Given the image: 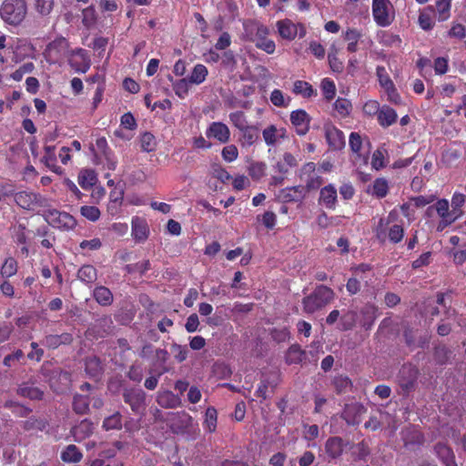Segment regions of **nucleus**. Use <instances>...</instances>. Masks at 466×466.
Here are the masks:
<instances>
[{"instance_id": "f03ea898", "label": "nucleus", "mask_w": 466, "mask_h": 466, "mask_svg": "<svg viewBox=\"0 0 466 466\" xmlns=\"http://www.w3.org/2000/svg\"><path fill=\"white\" fill-rule=\"evenodd\" d=\"M398 218V214L390 211L386 218H380L378 225L374 229L377 239L384 243L387 238L393 244L400 242L404 237V228L402 225L394 224L388 228V226Z\"/></svg>"}, {"instance_id": "1a4fd4ad", "label": "nucleus", "mask_w": 466, "mask_h": 466, "mask_svg": "<svg viewBox=\"0 0 466 466\" xmlns=\"http://www.w3.org/2000/svg\"><path fill=\"white\" fill-rule=\"evenodd\" d=\"M123 400L128 404L136 414H144L146 410V393L141 389H126L123 392Z\"/></svg>"}, {"instance_id": "c756f323", "label": "nucleus", "mask_w": 466, "mask_h": 466, "mask_svg": "<svg viewBox=\"0 0 466 466\" xmlns=\"http://www.w3.org/2000/svg\"><path fill=\"white\" fill-rule=\"evenodd\" d=\"M286 130L278 128L275 125L267 127L262 131L263 139L267 146H275L279 138L285 137Z\"/></svg>"}, {"instance_id": "9b49d317", "label": "nucleus", "mask_w": 466, "mask_h": 466, "mask_svg": "<svg viewBox=\"0 0 466 466\" xmlns=\"http://www.w3.org/2000/svg\"><path fill=\"white\" fill-rule=\"evenodd\" d=\"M113 321L110 317H103L96 320V322L87 328L86 337L91 339H98L105 338L112 332Z\"/></svg>"}, {"instance_id": "4c0bfd02", "label": "nucleus", "mask_w": 466, "mask_h": 466, "mask_svg": "<svg viewBox=\"0 0 466 466\" xmlns=\"http://www.w3.org/2000/svg\"><path fill=\"white\" fill-rule=\"evenodd\" d=\"M85 366L86 372L90 378L97 379L103 373V364L96 356L86 358Z\"/></svg>"}, {"instance_id": "a878e982", "label": "nucleus", "mask_w": 466, "mask_h": 466, "mask_svg": "<svg viewBox=\"0 0 466 466\" xmlns=\"http://www.w3.org/2000/svg\"><path fill=\"white\" fill-rule=\"evenodd\" d=\"M40 161L52 172L61 175L64 170L61 167L56 164V154L55 146H46L45 154L41 157Z\"/></svg>"}, {"instance_id": "0e129e2a", "label": "nucleus", "mask_w": 466, "mask_h": 466, "mask_svg": "<svg viewBox=\"0 0 466 466\" xmlns=\"http://www.w3.org/2000/svg\"><path fill=\"white\" fill-rule=\"evenodd\" d=\"M229 120L239 131L248 127L247 117L243 111H236L230 113Z\"/></svg>"}, {"instance_id": "3c124183", "label": "nucleus", "mask_w": 466, "mask_h": 466, "mask_svg": "<svg viewBox=\"0 0 466 466\" xmlns=\"http://www.w3.org/2000/svg\"><path fill=\"white\" fill-rule=\"evenodd\" d=\"M333 106L338 115L342 118L349 116L352 110L351 102L344 97L337 98L336 101L334 102Z\"/></svg>"}, {"instance_id": "72a5a7b5", "label": "nucleus", "mask_w": 466, "mask_h": 466, "mask_svg": "<svg viewBox=\"0 0 466 466\" xmlns=\"http://www.w3.org/2000/svg\"><path fill=\"white\" fill-rule=\"evenodd\" d=\"M434 7L433 5H428L420 12L418 23L421 29L424 31L431 30L435 25L433 18Z\"/></svg>"}, {"instance_id": "6e6552de", "label": "nucleus", "mask_w": 466, "mask_h": 466, "mask_svg": "<svg viewBox=\"0 0 466 466\" xmlns=\"http://www.w3.org/2000/svg\"><path fill=\"white\" fill-rule=\"evenodd\" d=\"M390 0H372V15L379 26L386 27L392 23L394 15L390 13Z\"/></svg>"}, {"instance_id": "0eeeda50", "label": "nucleus", "mask_w": 466, "mask_h": 466, "mask_svg": "<svg viewBox=\"0 0 466 466\" xmlns=\"http://www.w3.org/2000/svg\"><path fill=\"white\" fill-rule=\"evenodd\" d=\"M68 53V42L64 37H58L49 43L45 49L44 56L50 64L60 63Z\"/></svg>"}, {"instance_id": "473e14b6", "label": "nucleus", "mask_w": 466, "mask_h": 466, "mask_svg": "<svg viewBox=\"0 0 466 466\" xmlns=\"http://www.w3.org/2000/svg\"><path fill=\"white\" fill-rule=\"evenodd\" d=\"M325 451L331 459L339 458L343 451V441L340 437H330L325 443Z\"/></svg>"}, {"instance_id": "c85d7f7f", "label": "nucleus", "mask_w": 466, "mask_h": 466, "mask_svg": "<svg viewBox=\"0 0 466 466\" xmlns=\"http://www.w3.org/2000/svg\"><path fill=\"white\" fill-rule=\"evenodd\" d=\"M398 114L395 109L388 105H383L377 116L378 123L380 127L386 128L397 122Z\"/></svg>"}, {"instance_id": "2eb2a0df", "label": "nucleus", "mask_w": 466, "mask_h": 466, "mask_svg": "<svg viewBox=\"0 0 466 466\" xmlns=\"http://www.w3.org/2000/svg\"><path fill=\"white\" fill-rule=\"evenodd\" d=\"M401 435L404 446L410 450L420 448L425 442L424 434L414 426L403 430Z\"/></svg>"}, {"instance_id": "49530a36", "label": "nucleus", "mask_w": 466, "mask_h": 466, "mask_svg": "<svg viewBox=\"0 0 466 466\" xmlns=\"http://www.w3.org/2000/svg\"><path fill=\"white\" fill-rule=\"evenodd\" d=\"M241 131V137L239 139L242 147H251L259 137L258 128L252 126H248Z\"/></svg>"}, {"instance_id": "774afa93", "label": "nucleus", "mask_w": 466, "mask_h": 466, "mask_svg": "<svg viewBox=\"0 0 466 466\" xmlns=\"http://www.w3.org/2000/svg\"><path fill=\"white\" fill-rule=\"evenodd\" d=\"M448 35L451 38L462 40L466 36V26L461 23L453 22L448 31Z\"/></svg>"}, {"instance_id": "393cba45", "label": "nucleus", "mask_w": 466, "mask_h": 466, "mask_svg": "<svg viewBox=\"0 0 466 466\" xmlns=\"http://www.w3.org/2000/svg\"><path fill=\"white\" fill-rule=\"evenodd\" d=\"M266 25L256 19H248L243 22V35L246 40L253 42L258 35L264 33Z\"/></svg>"}, {"instance_id": "4468645a", "label": "nucleus", "mask_w": 466, "mask_h": 466, "mask_svg": "<svg viewBox=\"0 0 466 466\" xmlns=\"http://www.w3.org/2000/svg\"><path fill=\"white\" fill-rule=\"evenodd\" d=\"M311 117L304 109L293 110L290 113V122L299 136H305L309 131Z\"/></svg>"}, {"instance_id": "bb28decb", "label": "nucleus", "mask_w": 466, "mask_h": 466, "mask_svg": "<svg viewBox=\"0 0 466 466\" xmlns=\"http://www.w3.org/2000/svg\"><path fill=\"white\" fill-rule=\"evenodd\" d=\"M263 31L264 33L258 35L253 43H255L257 48L263 50L268 55H272L276 51V44L272 39L268 37L270 31L267 25L264 27Z\"/></svg>"}, {"instance_id": "ea45409f", "label": "nucleus", "mask_w": 466, "mask_h": 466, "mask_svg": "<svg viewBox=\"0 0 466 466\" xmlns=\"http://www.w3.org/2000/svg\"><path fill=\"white\" fill-rule=\"evenodd\" d=\"M433 7L439 22H445L451 17V0H436Z\"/></svg>"}, {"instance_id": "de8ad7c7", "label": "nucleus", "mask_w": 466, "mask_h": 466, "mask_svg": "<svg viewBox=\"0 0 466 466\" xmlns=\"http://www.w3.org/2000/svg\"><path fill=\"white\" fill-rule=\"evenodd\" d=\"M89 397L82 394H76L73 399V410L79 415H84L89 411Z\"/></svg>"}, {"instance_id": "8fccbe9b", "label": "nucleus", "mask_w": 466, "mask_h": 466, "mask_svg": "<svg viewBox=\"0 0 466 466\" xmlns=\"http://www.w3.org/2000/svg\"><path fill=\"white\" fill-rule=\"evenodd\" d=\"M167 370L166 367H163L160 370H158L157 368L150 369L149 373L153 374V375H151L150 377L146 379L145 383H144L145 388L149 390H154L157 388V384H158L159 378L164 373H166Z\"/></svg>"}, {"instance_id": "b1692460", "label": "nucleus", "mask_w": 466, "mask_h": 466, "mask_svg": "<svg viewBox=\"0 0 466 466\" xmlns=\"http://www.w3.org/2000/svg\"><path fill=\"white\" fill-rule=\"evenodd\" d=\"M93 422L87 419H85L74 426L71 429L70 433L73 436L75 441L81 442L90 437L93 433Z\"/></svg>"}, {"instance_id": "603ef678", "label": "nucleus", "mask_w": 466, "mask_h": 466, "mask_svg": "<svg viewBox=\"0 0 466 466\" xmlns=\"http://www.w3.org/2000/svg\"><path fill=\"white\" fill-rule=\"evenodd\" d=\"M124 198V191L122 189L117 190L115 188L110 192L109 203L107 205V210L113 215L116 212L117 208L121 206Z\"/></svg>"}, {"instance_id": "9d476101", "label": "nucleus", "mask_w": 466, "mask_h": 466, "mask_svg": "<svg viewBox=\"0 0 466 466\" xmlns=\"http://www.w3.org/2000/svg\"><path fill=\"white\" fill-rule=\"evenodd\" d=\"M419 376V370L411 364H404L398 374L400 387L405 392H410L415 388Z\"/></svg>"}, {"instance_id": "13d9d810", "label": "nucleus", "mask_w": 466, "mask_h": 466, "mask_svg": "<svg viewBox=\"0 0 466 466\" xmlns=\"http://www.w3.org/2000/svg\"><path fill=\"white\" fill-rule=\"evenodd\" d=\"M332 384L337 394L346 392L352 386L351 380L347 376L339 375L334 378Z\"/></svg>"}, {"instance_id": "a211bd4d", "label": "nucleus", "mask_w": 466, "mask_h": 466, "mask_svg": "<svg viewBox=\"0 0 466 466\" xmlns=\"http://www.w3.org/2000/svg\"><path fill=\"white\" fill-rule=\"evenodd\" d=\"M338 193L332 184L323 187L319 191V204L327 209L334 210L337 206Z\"/></svg>"}, {"instance_id": "2f4dec72", "label": "nucleus", "mask_w": 466, "mask_h": 466, "mask_svg": "<svg viewBox=\"0 0 466 466\" xmlns=\"http://www.w3.org/2000/svg\"><path fill=\"white\" fill-rule=\"evenodd\" d=\"M367 193L376 197L377 198H383L389 193V183L384 177L376 178L373 183L369 186Z\"/></svg>"}, {"instance_id": "cd10ccee", "label": "nucleus", "mask_w": 466, "mask_h": 466, "mask_svg": "<svg viewBox=\"0 0 466 466\" xmlns=\"http://www.w3.org/2000/svg\"><path fill=\"white\" fill-rule=\"evenodd\" d=\"M149 228L145 219L133 218L132 219V237L137 242H143L148 238Z\"/></svg>"}, {"instance_id": "7ed1b4c3", "label": "nucleus", "mask_w": 466, "mask_h": 466, "mask_svg": "<svg viewBox=\"0 0 466 466\" xmlns=\"http://www.w3.org/2000/svg\"><path fill=\"white\" fill-rule=\"evenodd\" d=\"M434 212H436L441 218L436 226L438 232L443 231L458 219L453 211L450 210V204L446 198L438 199L435 204L428 207L426 209V215L428 217H431Z\"/></svg>"}, {"instance_id": "20e7f679", "label": "nucleus", "mask_w": 466, "mask_h": 466, "mask_svg": "<svg viewBox=\"0 0 466 466\" xmlns=\"http://www.w3.org/2000/svg\"><path fill=\"white\" fill-rule=\"evenodd\" d=\"M2 18L11 25L21 23L26 15V4L24 0H5L0 9Z\"/></svg>"}, {"instance_id": "09e8293b", "label": "nucleus", "mask_w": 466, "mask_h": 466, "mask_svg": "<svg viewBox=\"0 0 466 466\" xmlns=\"http://www.w3.org/2000/svg\"><path fill=\"white\" fill-rule=\"evenodd\" d=\"M208 74V68L202 64H198L194 66L188 81L192 84L200 85L206 80Z\"/></svg>"}, {"instance_id": "680f3d73", "label": "nucleus", "mask_w": 466, "mask_h": 466, "mask_svg": "<svg viewBox=\"0 0 466 466\" xmlns=\"http://www.w3.org/2000/svg\"><path fill=\"white\" fill-rule=\"evenodd\" d=\"M277 385H278V382L275 380L270 381L268 379L261 380L258 386V389L255 392V395L258 398H261L262 400H267L268 399V395H267L268 389L270 387L273 391L274 389L277 387Z\"/></svg>"}, {"instance_id": "aec40b11", "label": "nucleus", "mask_w": 466, "mask_h": 466, "mask_svg": "<svg viewBox=\"0 0 466 466\" xmlns=\"http://www.w3.org/2000/svg\"><path fill=\"white\" fill-rule=\"evenodd\" d=\"M433 449L436 456L444 466H458L453 450L448 444L439 441Z\"/></svg>"}, {"instance_id": "c03bdc74", "label": "nucleus", "mask_w": 466, "mask_h": 466, "mask_svg": "<svg viewBox=\"0 0 466 466\" xmlns=\"http://www.w3.org/2000/svg\"><path fill=\"white\" fill-rule=\"evenodd\" d=\"M78 184L83 189H90L97 181V177L93 169H82L77 177Z\"/></svg>"}, {"instance_id": "f704fd0d", "label": "nucleus", "mask_w": 466, "mask_h": 466, "mask_svg": "<svg viewBox=\"0 0 466 466\" xmlns=\"http://www.w3.org/2000/svg\"><path fill=\"white\" fill-rule=\"evenodd\" d=\"M60 458L66 463H78L83 459V453L75 444H69L61 451Z\"/></svg>"}, {"instance_id": "58836bf2", "label": "nucleus", "mask_w": 466, "mask_h": 466, "mask_svg": "<svg viewBox=\"0 0 466 466\" xmlns=\"http://www.w3.org/2000/svg\"><path fill=\"white\" fill-rule=\"evenodd\" d=\"M77 279L86 285H91L97 279V270L93 265H83L77 271Z\"/></svg>"}, {"instance_id": "69168bd1", "label": "nucleus", "mask_w": 466, "mask_h": 466, "mask_svg": "<svg viewBox=\"0 0 466 466\" xmlns=\"http://www.w3.org/2000/svg\"><path fill=\"white\" fill-rule=\"evenodd\" d=\"M357 321V312L354 310H349L347 313L342 315L340 318V324L342 330L351 329Z\"/></svg>"}, {"instance_id": "f8f14e48", "label": "nucleus", "mask_w": 466, "mask_h": 466, "mask_svg": "<svg viewBox=\"0 0 466 466\" xmlns=\"http://www.w3.org/2000/svg\"><path fill=\"white\" fill-rule=\"evenodd\" d=\"M96 147L97 152H94L95 157H97L99 154V156L105 159L106 167L109 170H115L117 161L105 137L96 138ZM91 150L95 151L94 147H91Z\"/></svg>"}, {"instance_id": "5701e85b", "label": "nucleus", "mask_w": 466, "mask_h": 466, "mask_svg": "<svg viewBox=\"0 0 466 466\" xmlns=\"http://www.w3.org/2000/svg\"><path fill=\"white\" fill-rule=\"evenodd\" d=\"M276 27L279 36L284 40L293 41L298 35V25L289 18L277 21Z\"/></svg>"}, {"instance_id": "bf43d9fd", "label": "nucleus", "mask_w": 466, "mask_h": 466, "mask_svg": "<svg viewBox=\"0 0 466 466\" xmlns=\"http://www.w3.org/2000/svg\"><path fill=\"white\" fill-rule=\"evenodd\" d=\"M466 202V196L462 193L455 192L451 197V208L452 211L459 218L462 215L461 208Z\"/></svg>"}, {"instance_id": "e2e57ef3", "label": "nucleus", "mask_w": 466, "mask_h": 466, "mask_svg": "<svg viewBox=\"0 0 466 466\" xmlns=\"http://www.w3.org/2000/svg\"><path fill=\"white\" fill-rule=\"evenodd\" d=\"M451 350L444 345H439L434 348L433 357L437 364L444 365L448 362Z\"/></svg>"}, {"instance_id": "a18cd8bd", "label": "nucleus", "mask_w": 466, "mask_h": 466, "mask_svg": "<svg viewBox=\"0 0 466 466\" xmlns=\"http://www.w3.org/2000/svg\"><path fill=\"white\" fill-rule=\"evenodd\" d=\"M298 165L296 157L289 152H285L277 162L275 168L281 174H287L290 168Z\"/></svg>"}, {"instance_id": "864d4df0", "label": "nucleus", "mask_w": 466, "mask_h": 466, "mask_svg": "<svg viewBox=\"0 0 466 466\" xmlns=\"http://www.w3.org/2000/svg\"><path fill=\"white\" fill-rule=\"evenodd\" d=\"M97 20L96 12L94 5H89L82 10V24L86 28L93 27Z\"/></svg>"}, {"instance_id": "4be33fe9", "label": "nucleus", "mask_w": 466, "mask_h": 466, "mask_svg": "<svg viewBox=\"0 0 466 466\" xmlns=\"http://www.w3.org/2000/svg\"><path fill=\"white\" fill-rule=\"evenodd\" d=\"M305 187L302 185L288 187L281 189L279 198L285 203L301 201L306 196Z\"/></svg>"}, {"instance_id": "6ab92c4d", "label": "nucleus", "mask_w": 466, "mask_h": 466, "mask_svg": "<svg viewBox=\"0 0 466 466\" xmlns=\"http://www.w3.org/2000/svg\"><path fill=\"white\" fill-rule=\"evenodd\" d=\"M364 410V407L360 404H346L340 417L348 425H359L360 423V416Z\"/></svg>"}, {"instance_id": "052dcab7", "label": "nucleus", "mask_w": 466, "mask_h": 466, "mask_svg": "<svg viewBox=\"0 0 466 466\" xmlns=\"http://www.w3.org/2000/svg\"><path fill=\"white\" fill-rule=\"evenodd\" d=\"M270 102L278 107H287L289 105L291 98L285 97L283 92L279 89H274L270 94Z\"/></svg>"}, {"instance_id": "4d7b16f0", "label": "nucleus", "mask_w": 466, "mask_h": 466, "mask_svg": "<svg viewBox=\"0 0 466 466\" xmlns=\"http://www.w3.org/2000/svg\"><path fill=\"white\" fill-rule=\"evenodd\" d=\"M141 150L147 153L153 152L156 149L157 142L154 135L150 132H145L140 137Z\"/></svg>"}, {"instance_id": "423d86ee", "label": "nucleus", "mask_w": 466, "mask_h": 466, "mask_svg": "<svg viewBox=\"0 0 466 466\" xmlns=\"http://www.w3.org/2000/svg\"><path fill=\"white\" fill-rule=\"evenodd\" d=\"M299 178L305 185L306 193L319 189L324 183L323 177L316 172V164L314 162H307L299 170Z\"/></svg>"}, {"instance_id": "412c9836", "label": "nucleus", "mask_w": 466, "mask_h": 466, "mask_svg": "<svg viewBox=\"0 0 466 466\" xmlns=\"http://www.w3.org/2000/svg\"><path fill=\"white\" fill-rule=\"evenodd\" d=\"M208 137H213L222 144L228 143L230 138V131L228 126L222 122H213L206 131Z\"/></svg>"}, {"instance_id": "c9c22d12", "label": "nucleus", "mask_w": 466, "mask_h": 466, "mask_svg": "<svg viewBox=\"0 0 466 466\" xmlns=\"http://www.w3.org/2000/svg\"><path fill=\"white\" fill-rule=\"evenodd\" d=\"M157 403L166 409H175L181 405V399L172 391L166 390L158 395Z\"/></svg>"}, {"instance_id": "79ce46f5", "label": "nucleus", "mask_w": 466, "mask_h": 466, "mask_svg": "<svg viewBox=\"0 0 466 466\" xmlns=\"http://www.w3.org/2000/svg\"><path fill=\"white\" fill-rule=\"evenodd\" d=\"M93 297L101 306H110L113 302L111 290L105 286H98L93 291Z\"/></svg>"}, {"instance_id": "39448f33", "label": "nucleus", "mask_w": 466, "mask_h": 466, "mask_svg": "<svg viewBox=\"0 0 466 466\" xmlns=\"http://www.w3.org/2000/svg\"><path fill=\"white\" fill-rule=\"evenodd\" d=\"M43 218L50 226L59 229L69 230L76 226V220L72 215L57 209L44 210Z\"/></svg>"}, {"instance_id": "7c9ffc66", "label": "nucleus", "mask_w": 466, "mask_h": 466, "mask_svg": "<svg viewBox=\"0 0 466 466\" xmlns=\"http://www.w3.org/2000/svg\"><path fill=\"white\" fill-rule=\"evenodd\" d=\"M349 145L350 150L355 155V160L360 159V161L367 163L368 156L361 152L362 149V138L357 132H351L350 135Z\"/></svg>"}, {"instance_id": "f3484780", "label": "nucleus", "mask_w": 466, "mask_h": 466, "mask_svg": "<svg viewBox=\"0 0 466 466\" xmlns=\"http://www.w3.org/2000/svg\"><path fill=\"white\" fill-rule=\"evenodd\" d=\"M27 220L19 221L13 227L12 237L16 244L17 248L21 249L23 253H27L26 239L29 235V229L27 228Z\"/></svg>"}, {"instance_id": "dca6fc26", "label": "nucleus", "mask_w": 466, "mask_h": 466, "mask_svg": "<svg viewBox=\"0 0 466 466\" xmlns=\"http://www.w3.org/2000/svg\"><path fill=\"white\" fill-rule=\"evenodd\" d=\"M68 62L70 66L78 73H86L91 66L87 52L83 48L73 51Z\"/></svg>"}, {"instance_id": "37998d69", "label": "nucleus", "mask_w": 466, "mask_h": 466, "mask_svg": "<svg viewBox=\"0 0 466 466\" xmlns=\"http://www.w3.org/2000/svg\"><path fill=\"white\" fill-rule=\"evenodd\" d=\"M292 92L302 96L304 98L317 96V90L309 82L303 80H296L294 82Z\"/></svg>"}, {"instance_id": "e433bc0d", "label": "nucleus", "mask_w": 466, "mask_h": 466, "mask_svg": "<svg viewBox=\"0 0 466 466\" xmlns=\"http://www.w3.org/2000/svg\"><path fill=\"white\" fill-rule=\"evenodd\" d=\"M306 358V351L299 344L291 345L285 355L286 363L289 365L299 364Z\"/></svg>"}, {"instance_id": "5fc2aeb1", "label": "nucleus", "mask_w": 466, "mask_h": 466, "mask_svg": "<svg viewBox=\"0 0 466 466\" xmlns=\"http://www.w3.org/2000/svg\"><path fill=\"white\" fill-rule=\"evenodd\" d=\"M218 411L214 407H208L205 413L204 426L208 432H214L217 429Z\"/></svg>"}, {"instance_id": "f257e3e1", "label": "nucleus", "mask_w": 466, "mask_h": 466, "mask_svg": "<svg viewBox=\"0 0 466 466\" xmlns=\"http://www.w3.org/2000/svg\"><path fill=\"white\" fill-rule=\"evenodd\" d=\"M335 299L334 290L325 285H318L313 291L302 299L303 310L307 314H313L324 309Z\"/></svg>"}, {"instance_id": "6e6d98bb", "label": "nucleus", "mask_w": 466, "mask_h": 466, "mask_svg": "<svg viewBox=\"0 0 466 466\" xmlns=\"http://www.w3.org/2000/svg\"><path fill=\"white\" fill-rule=\"evenodd\" d=\"M320 88L323 94L324 98L329 102L336 96V86L332 79L330 78H323L320 83Z\"/></svg>"}, {"instance_id": "a19ab883", "label": "nucleus", "mask_w": 466, "mask_h": 466, "mask_svg": "<svg viewBox=\"0 0 466 466\" xmlns=\"http://www.w3.org/2000/svg\"><path fill=\"white\" fill-rule=\"evenodd\" d=\"M123 416L119 411L106 416L102 423V429L106 431H119L123 427Z\"/></svg>"}, {"instance_id": "ddd939ff", "label": "nucleus", "mask_w": 466, "mask_h": 466, "mask_svg": "<svg viewBox=\"0 0 466 466\" xmlns=\"http://www.w3.org/2000/svg\"><path fill=\"white\" fill-rule=\"evenodd\" d=\"M325 138L331 150H341L345 147L346 140L344 133L333 125L324 127Z\"/></svg>"}, {"instance_id": "338daca9", "label": "nucleus", "mask_w": 466, "mask_h": 466, "mask_svg": "<svg viewBox=\"0 0 466 466\" xmlns=\"http://www.w3.org/2000/svg\"><path fill=\"white\" fill-rule=\"evenodd\" d=\"M16 261L12 258H8L5 260L2 267L0 268V274L4 278H9L13 276L16 272Z\"/></svg>"}]
</instances>
